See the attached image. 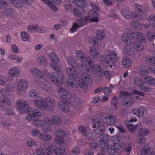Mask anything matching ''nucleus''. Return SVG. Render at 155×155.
I'll return each instance as SVG.
<instances>
[{
    "mask_svg": "<svg viewBox=\"0 0 155 155\" xmlns=\"http://www.w3.org/2000/svg\"><path fill=\"white\" fill-rule=\"evenodd\" d=\"M104 136L100 138L98 143L101 147V151L104 153L108 155H113L116 151L115 148L112 145H108L107 141L110 140V138L107 135H104Z\"/></svg>",
    "mask_w": 155,
    "mask_h": 155,
    "instance_id": "f257e3e1",
    "label": "nucleus"
},
{
    "mask_svg": "<svg viewBox=\"0 0 155 155\" xmlns=\"http://www.w3.org/2000/svg\"><path fill=\"white\" fill-rule=\"evenodd\" d=\"M130 35L132 38L138 41H135L134 42L135 49L138 51H142L143 46L140 43H144L146 42V39L143 35L140 33H134L131 30L129 31Z\"/></svg>",
    "mask_w": 155,
    "mask_h": 155,
    "instance_id": "f03ea898",
    "label": "nucleus"
},
{
    "mask_svg": "<svg viewBox=\"0 0 155 155\" xmlns=\"http://www.w3.org/2000/svg\"><path fill=\"white\" fill-rule=\"evenodd\" d=\"M76 58L81 60V66L82 68H87L88 64L90 67V68H94V63L90 57L89 56L85 57V54L84 52L81 50H77L76 51Z\"/></svg>",
    "mask_w": 155,
    "mask_h": 155,
    "instance_id": "7ed1b4c3",
    "label": "nucleus"
},
{
    "mask_svg": "<svg viewBox=\"0 0 155 155\" xmlns=\"http://www.w3.org/2000/svg\"><path fill=\"white\" fill-rule=\"evenodd\" d=\"M56 71L52 75L51 78V81L58 85L62 84L64 82V79L62 76L63 74L61 68H54Z\"/></svg>",
    "mask_w": 155,
    "mask_h": 155,
    "instance_id": "20e7f679",
    "label": "nucleus"
},
{
    "mask_svg": "<svg viewBox=\"0 0 155 155\" xmlns=\"http://www.w3.org/2000/svg\"><path fill=\"white\" fill-rule=\"evenodd\" d=\"M78 128L80 132L90 140H92L95 139L100 138L99 136L97 134L91 133L90 129L87 127L80 126Z\"/></svg>",
    "mask_w": 155,
    "mask_h": 155,
    "instance_id": "39448f33",
    "label": "nucleus"
},
{
    "mask_svg": "<svg viewBox=\"0 0 155 155\" xmlns=\"http://www.w3.org/2000/svg\"><path fill=\"white\" fill-rule=\"evenodd\" d=\"M129 10L128 9H123L121 11V13L123 16L126 18L130 19L132 18L140 21H142L143 19V16L137 11L133 12L131 15L129 14Z\"/></svg>",
    "mask_w": 155,
    "mask_h": 155,
    "instance_id": "423d86ee",
    "label": "nucleus"
},
{
    "mask_svg": "<svg viewBox=\"0 0 155 155\" xmlns=\"http://www.w3.org/2000/svg\"><path fill=\"white\" fill-rule=\"evenodd\" d=\"M98 40L96 37L92 38L91 39H88V41L90 45L94 46L91 47L89 48L90 54L91 56L94 58L97 57L99 55L98 49L95 46L97 44Z\"/></svg>",
    "mask_w": 155,
    "mask_h": 155,
    "instance_id": "0eeeda50",
    "label": "nucleus"
},
{
    "mask_svg": "<svg viewBox=\"0 0 155 155\" xmlns=\"http://www.w3.org/2000/svg\"><path fill=\"white\" fill-rule=\"evenodd\" d=\"M26 111L28 116L25 117V118L28 121L33 120L41 115L40 112L34 108L28 107Z\"/></svg>",
    "mask_w": 155,
    "mask_h": 155,
    "instance_id": "6e6552de",
    "label": "nucleus"
},
{
    "mask_svg": "<svg viewBox=\"0 0 155 155\" xmlns=\"http://www.w3.org/2000/svg\"><path fill=\"white\" fill-rule=\"evenodd\" d=\"M98 123L97 124H93V128H95L96 126L97 128L95 130V132L100 137V138H102L104 136V135H107L104 134L105 129L104 127L102 126L103 124V121L100 118L98 121Z\"/></svg>",
    "mask_w": 155,
    "mask_h": 155,
    "instance_id": "1a4fd4ad",
    "label": "nucleus"
},
{
    "mask_svg": "<svg viewBox=\"0 0 155 155\" xmlns=\"http://www.w3.org/2000/svg\"><path fill=\"white\" fill-rule=\"evenodd\" d=\"M79 81V85L82 89H86L88 86V84L91 82V79L89 75H83Z\"/></svg>",
    "mask_w": 155,
    "mask_h": 155,
    "instance_id": "9d476101",
    "label": "nucleus"
},
{
    "mask_svg": "<svg viewBox=\"0 0 155 155\" xmlns=\"http://www.w3.org/2000/svg\"><path fill=\"white\" fill-rule=\"evenodd\" d=\"M34 103L35 106L41 110H45L47 107V101L46 99L39 97L35 100Z\"/></svg>",
    "mask_w": 155,
    "mask_h": 155,
    "instance_id": "9b49d317",
    "label": "nucleus"
},
{
    "mask_svg": "<svg viewBox=\"0 0 155 155\" xmlns=\"http://www.w3.org/2000/svg\"><path fill=\"white\" fill-rule=\"evenodd\" d=\"M18 110L21 114L25 113L28 107V104L26 101L21 99H19L16 102Z\"/></svg>",
    "mask_w": 155,
    "mask_h": 155,
    "instance_id": "f8f14e48",
    "label": "nucleus"
},
{
    "mask_svg": "<svg viewBox=\"0 0 155 155\" xmlns=\"http://www.w3.org/2000/svg\"><path fill=\"white\" fill-rule=\"evenodd\" d=\"M48 57L52 61L51 64L52 68H59L57 65V63L59 62V59L57 54L54 52H51L49 54Z\"/></svg>",
    "mask_w": 155,
    "mask_h": 155,
    "instance_id": "ddd939ff",
    "label": "nucleus"
},
{
    "mask_svg": "<svg viewBox=\"0 0 155 155\" xmlns=\"http://www.w3.org/2000/svg\"><path fill=\"white\" fill-rule=\"evenodd\" d=\"M100 59L101 64L104 68L112 67V65L110 64V61L107 55L105 54L102 55Z\"/></svg>",
    "mask_w": 155,
    "mask_h": 155,
    "instance_id": "4468645a",
    "label": "nucleus"
},
{
    "mask_svg": "<svg viewBox=\"0 0 155 155\" xmlns=\"http://www.w3.org/2000/svg\"><path fill=\"white\" fill-rule=\"evenodd\" d=\"M105 118L106 119V121L108 124L110 126L114 125L116 127V125H117L118 120L117 117L113 115H110L107 116L105 117Z\"/></svg>",
    "mask_w": 155,
    "mask_h": 155,
    "instance_id": "2eb2a0df",
    "label": "nucleus"
},
{
    "mask_svg": "<svg viewBox=\"0 0 155 155\" xmlns=\"http://www.w3.org/2000/svg\"><path fill=\"white\" fill-rule=\"evenodd\" d=\"M64 85L67 86L70 85L72 87L76 88L78 87L79 82L74 78L71 77L64 82Z\"/></svg>",
    "mask_w": 155,
    "mask_h": 155,
    "instance_id": "dca6fc26",
    "label": "nucleus"
},
{
    "mask_svg": "<svg viewBox=\"0 0 155 155\" xmlns=\"http://www.w3.org/2000/svg\"><path fill=\"white\" fill-rule=\"evenodd\" d=\"M28 82L25 80H22L18 83V93H21L25 90L28 87Z\"/></svg>",
    "mask_w": 155,
    "mask_h": 155,
    "instance_id": "f3484780",
    "label": "nucleus"
},
{
    "mask_svg": "<svg viewBox=\"0 0 155 155\" xmlns=\"http://www.w3.org/2000/svg\"><path fill=\"white\" fill-rule=\"evenodd\" d=\"M3 13L5 16H6L8 18H11V21L13 20L15 16L16 12L15 10L12 8L6 9L4 10Z\"/></svg>",
    "mask_w": 155,
    "mask_h": 155,
    "instance_id": "a211bd4d",
    "label": "nucleus"
},
{
    "mask_svg": "<svg viewBox=\"0 0 155 155\" xmlns=\"http://www.w3.org/2000/svg\"><path fill=\"white\" fill-rule=\"evenodd\" d=\"M145 112H146L145 108L143 107H139L137 109L132 110L131 112L138 117H142L144 116Z\"/></svg>",
    "mask_w": 155,
    "mask_h": 155,
    "instance_id": "6ab92c4d",
    "label": "nucleus"
},
{
    "mask_svg": "<svg viewBox=\"0 0 155 155\" xmlns=\"http://www.w3.org/2000/svg\"><path fill=\"white\" fill-rule=\"evenodd\" d=\"M122 104L124 106L128 107L131 106L134 103V100L132 98L127 97L124 98L121 101Z\"/></svg>",
    "mask_w": 155,
    "mask_h": 155,
    "instance_id": "aec40b11",
    "label": "nucleus"
},
{
    "mask_svg": "<svg viewBox=\"0 0 155 155\" xmlns=\"http://www.w3.org/2000/svg\"><path fill=\"white\" fill-rule=\"evenodd\" d=\"M77 69V68H67V73L71 77L74 76L75 77H78L80 76V74Z\"/></svg>",
    "mask_w": 155,
    "mask_h": 155,
    "instance_id": "412c9836",
    "label": "nucleus"
},
{
    "mask_svg": "<svg viewBox=\"0 0 155 155\" xmlns=\"http://www.w3.org/2000/svg\"><path fill=\"white\" fill-rule=\"evenodd\" d=\"M51 151L57 153L58 155H62L65 152V149L62 147H55L52 146Z\"/></svg>",
    "mask_w": 155,
    "mask_h": 155,
    "instance_id": "4be33fe9",
    "label": "nucleus"
},
{
    "mask_svg": "<svg viewBox=\"0 0 155 155\" xmlns=\"http://www.w3.org/2000/svg\"><path fill=\"white\" fill-rule=\"evenodd\" d=\"M111 61L113 64L116 63L117 61V57L116 53L114 51H110L108 54Z\"/></svg>",
    "mask_w": 155,
    "mask_h": 155,
    "instance_id": "5701e85b",
    "label": "nucleus"
},
{
    "mask_svg": "<svg viewBox=\"0 0 155 155\" xmlns=\"http://www.w3.org/2000/svg\"><path fill=\"white\" fill-rule=\"evenodd\" d=\"M58 105L60 109L64 112L68 113L69 111L70 108L66 103L60 102Z\"/></svg>",
    "mask_w": 155,
    "mask_h": 155,
    "instance_id": "b1692460",
    "label": "nucleus"
},
{
    "mask_svg": "<svg viewBox=\"0 0 155 155\" xmlns=\"http://www.w3.org/2000/svg\"><path fill=\"white\" fill-rule=\"evenodd\" d=\"M144 81L149 86H155V79L152 77H147L144 78Z\"/></svg>",
    "mask_w": 155,
    "mask_h": 155,
    "instance_id": "393cba45",
    "label": "nucleus"
},
{
    "mask_svg": "<svg viewBox=\"0 0 155 155\" xmlns=\"http://www.w3.org/2000/svg\"><path fill=\"white\" fill-rule=\"evenodd\" d=\"M40 139L44 141H49L52 138V136L48 133H41V135H40Z\"/></svg>",
    "mask_w": 155,
    "mask_h": 155,
    "instance_id": "a878e982",
    "label": "nucleus"
},
{
    "mask_svg": "<svg viewBox=\"0 0 155 155\" xmlns=\"http://www.w3.org/2000/svg\"><path fill=\"white\" fill-rule=\"evenodd\" d=\"M90 20V18L87 16H86L84 18H81L79 19L77 21L81 25V27L87 25Z\"/></svg>",
    "mask_w": 155,
    "mask_h": 155,
    "instance_id": "bb28decb",
    "label": "nucleus"
},
{
    "mask_svg": "<svg viewBox=\"0 0 155 155\" xmlns=\"http://www.w3.org/2000/svg\"><path fill=\"white\" fill-rule=\"evenodd\" d=\"M68 64L71 65L72 68H77L78 63L76 60L72 57H68L67 59Z\"/></svg>",
    "mask_w": 155,
    "mask_h": 155,
    "instance_id": "cd10ccee",
    "label": "nucleus"
},
{
    "mask_svg": "<svg viewBox=\"0 0 155 155\" xmlns=\"http://www.w3.org/2000/svg\"><path fill=\"white\" fill-rule=\"evenodd\" d=\"M85 13V11L84 8H79L78 9L74 8L73 11V13L76 17H80L82 15Z\"/></svg>",
    "mask_w": 155,
    "mask_h": 155,
    "instance_id": "c85d7f7f",
    "label": "nucleus"
},
{
    "mask_svg": "<svg viewBox=\"0 0 155 155\" xmlns=\"http://www.w3.org/2000/svg\"><path fill=\"white\" fill-rule=\"evenodd\" d=\"M42 2L49 7L52 11L56 12L58 11L57 7L54 5L50 0H42Z\"/></svg>",
    "mask_w": 155,
    "mask_h": 155,
    "instance_id": "c756f323",
    "label": "nucleus"
},
{
    "mask_svg": "<svg viewBox=\"0 0 155 155\" xmlns=\"http://www.w3.org/2000/svg\"><path fill=\"white\" fill-rule=\"evenodd\" d=\"M151 68H140L139 73L141 77L144 78L146 77L148 75L149 71Z\"/></svg>",
    "mask_w": 155,
    "mask_h": 155,
    "instance_id": "7c9ffc66",
    "label": "nucleus"
},
{
    "mask_svg": "<svg viewBox=\"0 0 155 155\" xmlns=\"http://www.w3.org/2000/svg\"><path fill=\"white\" fill-rule=\"evenodd\" d=\"M122 39L123 42L128 45H130L132 42L130 38L127 34H123L122 36Z\"/></svg>",
    "mask_w": 155,
    "mask_h": 155,
    "instance_id": "2f4dec72",
    "label": "nucleus"
},
{
    "mask_svg": "<svg viewBox=\"0 0 155 155\" xmlns=\"http://www.w3.org/2000/svg\"><path fill=\"white\" fill-rule=\"evenodd\" d=\"M31 71L32 74L36 77L41 78L43 76L42 73L37 68H31Z\"/></svg>",
    "mask_w": 155,
    "mask_h": 155,
    "instance_id": "473e14b6",
    "label": "nucleus"
},
{
    "mask_svg": "<svg viewBox=\"0 0 155 155\" xmlns=\"http://www.w3.org/2000/svg\"><path fill=\"white\" fill-rule=\"evenodd\" d=\"M11 3L15 7L20 8L23 5V3L21 0H10Z\"/></svg>",
    "mask_w": 155,
    "mask_h": 155,
    "instance_id": "72a5a7b5",
    "label": "nucleus"
},
{
    "mask_svg": "<svg viewBox=\"0 0 155 155\" xmlns=\"http://www.w3.org/2000/svg\"><path fill=\"white\" fill-rule=\"evenodd\" d=\"M122 63L124 67L126 68L130 67L131 63L130 60L128 57H124L122 59Z\"/></svg>",
    "mask_w": 155,
    "mask_h": 155,
    "instance_id": "f704fd0d",
    "label": "nucleus"
},
{
    "mask_svg": "<svg viewBox=\"0 0 155 155\" xmlns=\"http://www.w3.org/2000/svg\"><path fill=\"white\" fill-rule=\"evenodd\" d=\"M135 6L136 8L138 11L143 13L144 15L147 14L146 9L143 5L136 3L135 4Z\"/></svg>",
    "mask_w": 155,
    "mask_h": 155,
    "instance_id": "c9c22d12",
    "label": "nucleus"
},
{
    "mask_svg": "<svg viewBox=\"0 0 155 155\" xmlns=\"http://www.w3.org/2000/svg\"><path fill=\"white\" fill-rule=\"evenodd\" d=\"M150 149L147 146L143 147L140 151L141 155H149L150 154Z\"/></svg>",
    "mask_w": 155,
    "mask_h": 155,
    "instance_id": "e433bc0d",
    "label": "nucleus"
},
{
    "mask_svg": "<svg viewBox=\"0 0 155 155\" xmlns=\"http://www.w3.org/2000/svg\"><path fill=\"white\" fill-rule=\"evenodd\" d=\"M97 38L98 40H101L104 39L105 36L104 32L103 30L98 29L96 31Z\"/></svg>",
    "mask_w": 155,
    "mask_h": 155,
    "instance_id": "4c0bfd02",
    "label": "nucleus"
},
{
    "mask_svg": "<svg viewBox=\"0 0 155 155\" xmlns=\"http://www.w3.org/2000/svg\"><path fill=\"white\" fill-rule=\"evenodd\" d=\"M51 151H46L43 152L42 150L40 149H37L33 153V155H51Z\"/></svg>",
    "mask_w": 155,
    "mask_h": 155,
    "instance_id": "58836bf2",
    "label": "nucleus"
},
{
    "mask_svg": "<svg viewBox=\"0 0 155 155\" xmlns=\"http://www.w3.org/2000/svg\"><path fill=\"white\" fill-rule=\"evenodd\" d=\"M117 96H115L112 98L111 102L113 109L115 110H117V107L118 103L117 101Z\"/></svg>",
    "mask_w": 155,
    "mask_h": 155,
    "instance_id": "ea45409f",
    "label": "nucleus"
},
{
    "mask_svg": "<svg viewBox=\"0 0 155 155\" xmlns=\"http://www.w3.org/2000/svg\"><path fill=\"white\" fill-rule=\"evenodd\" d=\"M20 73V70L18 68H11L9 70V74L11 76L16 77Z\"/></svg>",
    "mask_w": 155,
    "mask_h": 155,
    "instance_id": "a19ab883",
    "label": "nucleus"
},
{
    "mask_svg": "<svg viewBox=\"0 0 155 155\" xmlns=\"http://www.w3.org/2000/svg\"><path fill=\"white\" fill-rule=\"evenodd\" d=\"M53 124L58 125L62 123V120L60 117L57 116H54L52 117Z\"/></svg>",
    "mask_w": 155,
    "mask_h": 155,
    "instance_id": "79ce46f5",
    "label": "nucleus"
},
{
    "mask_svg": "<svg viewBox=\"0 0 155 155\" xmlns=\"http://www.w3.org/2000/svg\"><path fill=\"white\" fill-rule=\"evenodd\" d=\"M76 5L78 7L83 8L86 5V1L85 0H76L74 2Z\"/></svg>",
    "mask_w": 155,
    "mask_h": 155,
    "instance_id": "37998d69",
    "label": "nucleus"
},
{
    "mask_svg": "<svg viewBox=\"0 0 155 155\" xmlns=\"http://www.w3.org/2000/svg\"><path fill=\"white\" fill-rule=\"evenodd\" d=\"M130 25L133 27L137 28L139 30H141L142 29V26L141 24L137 22L132 21L130 23Z\"/></svg>",
    "mask_w": 155,
    "mask_h": 155,
    "instance_id": "c03bdc74",
    "label": "nucleus"
},
{
    "mask_svg": "<svg viewBox=\"0 0 155 155\" xmlns=\"http://www.w3.org/2000/svg\"><path fill=\"white\" fill-rule=\"evenodd\" d=\"M92 70L95 71V74L99 78L102 77L104 75V72L102 68H94Z\"/></svg>",
    "mask_w": 155,
    "mask_h": 155,
    "instance_id": "a18cd8bd",
    "label": "nucleus"
},
{
    "mask_svg": "<svg viewBox=\"0 0 155 155\" xmlns=\"http://www.w3.org/2000/svg\"><path fill=\"white\" fill-rule=\"evenodd\" d=\"M146 61L147 64L153 65L155 64V58L151 56H148L146 58Z\"/></svg>",
    "mask_w": 155,
    "mask_h": 155,
    "instance_id": "49530a36",
    "label": "nucleus"
},
{
    "mask_svg": "<svg viewBox=\"0 0 155 155\" xmlns=\"http://www.w3.org/2000/svg\"><path fill=\"white\" fill-rule=\"evenodd\" d=\"M55 134L57 137L64 138L66 135L65 131L60 129L56 130L55 132Z\"/></svg>",
    "mask_w": 155,
    "mask_h": 155,
    "instance_id": "de8ad7c7",
    "label": "nucleus"
},
{
    "mask_svg": "<svg viewBox=\"0 0 155 155\" xmlns=\"http://www.w3.org/2000/svg\"><path fill=\"white\" fill-rule=\"evenodd\" d=\"M11 102L10 100L7 97H2L0 99V104L9 106Z\"/></svg>",
    "mask_w": 155,
    "mask_h": 155,
    "instance_id": "09e8293b",
    "label": "nucleus"
},
{
    "mask_svg": "<svg viewBox=\"0 0 155 155\" xmlns=\"http://www.w3.org/2000/svg\"><path fill=\"white\" fill-rule=\"evenodd\" d=\"M8 58L11 59L16 60L18 63H20L22 61V58H19L18 56L10 54L8 55Z\"/></svg>",
    "mask_w": 155,
    "mask_h": 155,
    "instance_id": "8fccbe9b",
    "label": "nucleus"
},
{
    "mask_svg": "<svg viewBox=\"0 0 155 155\" xmlns=\"http://www.w3.org/2000/svg\"><path fill=\"white\" fill-rule=\"evenodd\" d=\"M29 94L32 97L39 98V93L36 89H34L30 90L29 92Z\"/></svg>",
    "mask_w": 155,
    "mask_h": 155,
    "instance_id": "3c124183",
    "label": "nucleus"
},
{
    "mask_svg": "<svg viewBox=\"0 0 155 155\" xmlns=\"http://www.w3.org/2000/svg\"><path fill=\"white\" fill-rule=\"evenodd\" d=\"M97 10H91L89 11L88 15V17L90 18H92L94 16H99V14L97 12Z\"/></svg>",
    "mask_w": 155,
    "mask_h": 155,
    "instance_id": "603ef678",
    "label": "nucleus"
},
{
    "mask_svg": "<svg viewBox=\"0 0 155 155\" xmlns=\"http://www.w3.org/2000/svg\"><path fill=\"white\" fill-rule=\"evenodd\" d=\"M38 60L39 64L40 65H44L47 63V61L45 58L43 56L39 57Z\"/></svg>",
    "mask_w": 155,
    "mask_h": 155,
    "instance_id": "864d4df0",
    "label": "nucleus"
},
{
    "mask_svg": "<svg viewBox=\"0 0 155 155\" xmlns=\"http://www.w3.org/2000/svg\"><path fill=\"white\" fill-rule=\"evenodd\" d=\"M134 84L139 87L140 85L144 83V81L139 78H135L134 79Z\"/></svg>",
    "mask_w": 155,
    "mask_h": 155,
    "instance_id": "5fc2aeb1",
    "label": "nucleus"
},
{
    "mask_svg": "<svg viewBox=\"0 0 155 155\" xmlns=\"http://www.w3.org/2000/svg\"><path fill=\"white\" fill-rule=\"evenodd\" d=\"M21 39L24 41H28L29 37L28 33L24 31L22 32L21 33Z\"/></svg>",
    "mask_w": 155,
    "mask_h": 155,
    "instance_id": "6e6d98bb",
    "label": "nucleus"
},
{
    "mask_svg": "<svg viewBox=\"0 0 155 155\" xmlns=\"http://www.w3.org/2000/svg\"><path fill=\"white\" fill-rule=\"evenodd\" d=\"M147 36L150 41H151L155 39V33L151 32L148 31L147 33Z\"/></svg>",
    "mask_w": 155,
    "mask_h": 155,
    "instance_id": "4d7b16f0",
    "label": "nucleus"
},
{
    "mask_svg": "<svg viewBox=\"0 0 155 155\" xmlns=\"http://www.w3.org/2000/svg\"><path fill=\"white\" fill-rule=\"evenodd\" d=\"M38 26L36 25H30L28 28V31L31 33H33L37 31Z\"/></svg>",
    "mask_w": 155,
    "mask_h": 155,
    "instance_id": "13d9d810",
    "label": "nucleus"
},
{
    "mask_svg": "<svg viewBox=\"0 0 155 155\" xmlns=\"http://www.w3.org/2000/svg\"><path fill=\"white\" fill-rule=\"evenodd\" d=\"M139 88L142 91L144 92H149L151 90V88L147 86L142 84L139 87Z\"/></svg>",
    "mask_w": 155,
    "mask_h": 155,
    "instance_id": "bf43d9fd",
    "label": "nucleus"
},
{
    "mask_svg": "<svg viewBox=\"0 0 155 155\" xmlns=\"http://www.w3.org/2000/svg\"><path fill=\"white\" fill-rule=\"evenodd\" d=\"M57 91L59 95L61 97L63 96L64 94L66 93V91H68L61 87H58Z\"/></svg>",
    "mask_w": 155,
    "mask_h": 155,
    "instance_id": "052dcab7",
    "label": "nucleus"
},
{
    "mask_svg": "<svg viewBox=\"0 0 155 155\" xmlns=\"http://www.w3.org/2000/svg\"><path fill=\"white\" fill-rule=\"evenodd\" d=\"M57 91L59 95L61 97L63 96L64 94L66 93V91H68L61 87H58Z\"/></svg>",
    "mask_w": 155,
    "mask_h": 155,
    "instance_id": "680f3d73",
    "label": "nucleus"
},
{
    "mask_svg": "<svg viewBox=\"0 0 155 155\" xmlns=\"http://www.w3.org/2000/svg\"><path fill=\"white\" fill-rule=\"evenodd\" d=\"M125 54L129 55H131L134 53V49L133 48H127L125 47L124 48Z\"/></svg>",
    "mask_w": 155,
    "mask_h": 155,
    "instance_id": "e2e57ef3",
    "label": "nucleus"
},
{
    "mask_svg": "<svg viewBox=\"0 0 155 155\" xmlns=\"http://www.w3.org/2000/svg\"><path fill=\"white\" fill-rule=\"evenodd\" d=\"M43 123V121L40 119H36L33 121V124L38 127L42 126L44 125Z\"/></svg>",
    "mask_w": 155,
    "mask_h": 155,
    "instance_id": "0e129e2a",
    "label": "nucleus"
},
{
    "mask_svg": "<svg viewBox=\"0 0 155 155\" xmlns=\"http://www.w3.org/2000/svg\"><path fill=\"white\" fill-rule=\"evenodd\" d=\"M54 140L55 142L58 144H63L64 142V139L63 138L57 137L54 139Z\"/></svg>",
    "mask_w": 155,
    "mask_h": 155,
    "instance_id": "69168bd1",
    "label": "nucleus"
},
{
    "mask_svg": "<svg viewBox=\"0 0 155 155\" xmlns=\"http://www.w3.org/2000/svg\"><path fill=\"white\" fill-rule=\"evenodd\" d=\"M43 122L48 126H51L53 124L52 118L51 119L48 117L44 118L43 119Z\"/></svg>",
    "mask_w": 155,
    "mask_h": 155,
    "instance_id": "338daca9",
    "label": "nucleus"
},
{
    "mask_svg": "<svg viewBox=\"0 0 155 155\" xmlns=\"http://www.w3.org/2000/svg\"><path fill=\"white\" fill-rule=\"evenodd\" d=\"M41 150H45L46 151H51V150L52 148V146H49L48 144H42L41 147Z\"/></svg>",
    "mask_w": 155,
    "mask_h": 155,
    "instance_id": "774afa93",
    "label": "nucleus"
}]
</instances>
